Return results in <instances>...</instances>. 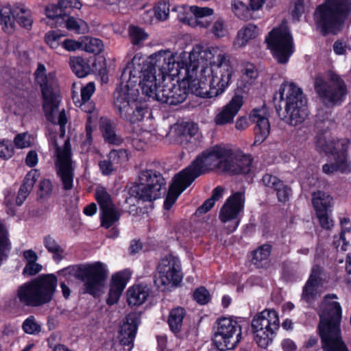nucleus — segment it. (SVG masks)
<instances>
[{"mask_svg":"<svg viewBox=\"0 0 351 351\" xmlns=\"http://www.w3.org/2000/svg\"><path fill=\"white\" fill-rule=\"evenodd\" d=\"M184 62L188 89L201 97H215L229 86L233 69L226 53L217 46L198 44L190 52L180 53Z\"/></svg>","mask_w":351,"mask_h":351,"instance_id":"f257e3e1","label":"nucleus"},{"mask_svg":"<svg viewBox=\"0 0 351 351\" xmlns=\"http://www.w3.org/2000/svg\"><path fill=\"white\" fill-rule=\"evenodd\" d=\"M36 81L39 84L43 96V108L47 119L60 125L61 134L57 136L51 134L50 145L55 149L53 161L58 176L63 188L70 190L73 185L72 152L69 138L64 139L66 117L64 110L58 108L60 97L56 90L57 83L53 73H47L43 64H39L34 73Z\"/></svg>","mask_w":351,"mask_h":351,"instance_id":"f03ea898","label":"nucleus"},{"mask_svg":"<svg viewBox=\"0 0 351 351\" xmlns=\"http://www.w3.org/2000/svg\"><path fill=\"white\" fill-rule=\"evenodd\" d=\"M139 71L136 73V80L142 93L149 98L154 99L157 96L158 89L162 82H165L169 76L181 75L184 77V62L180 60V53H173L169 49L160 50L151 54L145 60L141 53Z\"/></svg>","mask_w":351,"mask_h":351,"instance_id":"7ed1b4c3","label":"nucleus"},{"mask_svg":"<svg viewBox=\"0 0 351 351\" xmlns=\"http://www.w3.org/2000/svg\"><path fill=\"white\" fill-rule=\"evenodd\" d=\"M228 153V148L226 146L215 145L205 150L191 165L177 173L165 200V208L169 210L180 195L201 174L215 168L222 171Z\"/></svg>","mask_w":351,"mask_h":351,"instance_id":"20e7f679","label":"nucleus"},{"mask_svg":"<svg viewBox=\"0 0 351 351\" xmlns=\"http://www.w3.org/2000/svg\"><path fill=\"white\" fill-rule=\"evenodd\" d=\"M141 56L132 58L121 75L120 86L114 93L115 110L123 119L132 123L141 121L147 111L144 104L138 101L136 73L139 71Z\"/></svg>","mask_w":351,"mask_h":351,"instance_id":"39448f33","label":"nucleus"},{"mask_svg":"<svg viewBox=\"0 0 351 351\" xmlns=\"http://www.w3.org/2000/svg\"><path fill=\"white\" fill-rule=\"evenodd\" d=\"M337 295L326 294L319 306L318 330L323 351H349L341 332L342 308L339 302L334 301Z\"/></svg>","mask_w":351,"mask_h":351,"instance_id":"423d86ee","label":"nucleus"},{"mask_svg":"<svg viewBox=\"0 0 351 351\" xmlns=\"http://www.w3.org/2000/svg\"><path fill=\"white\" fill-rule=\"evenodd\" d=\"M278 114L284 122L298 126L307 116V98L295 83L285 81L274 95Z\"/></svg>","mask_w":351,"mask_h":351,"instance_id":"0eeeda50","label":"nucleus"},{"mask_svg":"<svg viewBox=\"0 0 351 351\" xmlns=\"http://www.w3.org/2000/svg\"><path fill=\"white\" fill-rule=\"evenodd\" d=\"M351 12V0H326L315 11L314 20L324 36L337 34L343 27L346 15Z\"/></svg>","mask_w":351,"mask_h":351,"instance_id":"6e6552de","label":"nucleus"},{"mask_svg":"<svg viewBox=\"0 0 351 351\" xmlns=\"http://www.w3.org/2000/svg\"><path fill=\"white\" fill-rule=\"evenodd\" d=\"M56 286L57 278L54 275L40 276L19 286L16 291V297L25 306H40L52 300Z\"/></svg>","mask_w":351,"mask_h":351,"instance_id":"1a4fd4ad","label":"nucleus"},{"mask_svg":"<svg viewBox=\"0 0 351 351\" xmlns=\"http://www.w3.org/2000/svg\"><path fill=\"white\" fill-rule=\"evenodd\" d=\"M317 143L321 150L332 155L331 161L322 166V170L326 174H332L336 171L348 173L351 171L350 163L346 154L349 144L347 139H328L326 134L319 136Z\"/></svg>","mask_w":351,"mask_h":351,"instance_id":"9d476101","label":"nucleus"},{"mask_svg":"<svg viewBox=\"0 0 351 351\" xmlns=\"http://www.w3.org/2000/svg\"><path fill=\"white\" fill-rule=\"evenodd\" d=\"M279 326L278 314L275 310L266 308L256 313L251 321L254 341L261 348H267L272 343Z\"/></svg>","mask_w":351,"mask_h":351,"instance_id":"9b49d317","label":"nucleus"},{"mask_svg":"<svg viewBox=\"0 0 351 351\" xmlns=\"http://www.w3.org/2000/svg\"><path fill=\"white\" fill-rule=\"evenodd\" d=\"M63 275H71L84 280L86 291L96 295L104 287L108 276L106 265L100 262L84 266H73L62 271Z\"/></svg>","mask_w":351,"mask_h":351,"instance_id":"f8f14e48","label":"nucleus"},{"mask_svg":"<svg viewBox=\"0 0 351 351\" xmlns=\"http://www.w3.org/2000/svg\"><path fill=\"white\" fill-rule=\"evenodd\" d=\"M269 49L274 58L280 64L288 62L294 51L293 38L286 22L274 28L266 38Z\"/></svg>","mask_w":351,"mask_h":351,"instance_id":"ddd939ff","label":"nucleus"},{"mask_svg":"<svg viewBox=\"0 0 351 351\" xmlns=\"http://www.w3.org/2000/svg\"><path fill=\"white\" fill-rule=\"evenodd\" d=\"M241 339V327L230 317L217 319L215 326L214 342L219 350L225 351L236 347Z\"/></svg>","mask_w":351,"mask_h":351,"instance_id":"4468645a","label":"nucleus"},{"mask_svg":"<svg viewBox=\"0 0 351 351\" xmlns=\"http://www.w3.org/2000/svg\"><path fill=\"white\" fill-rule=\"evenodd\" d=\"M328 78L330 84L325 82L320 75H317L314 82L315 90L326 104H337L343 99L347 93L346 86L335 73H329Z\"/></svg>","mask_w":351,"mask_h":351,"instance_id":"2eb2a0df","label":"nucleus"},{"mask_svg":"<svg viewBox=\"0 0 351 351\" xmlns=\"http://www.w3.org/2000/svg\"><path fill=\"white\" fill-rule=\"evenodd\" d=\"M182 278L181 262L173 255L161 258L158 264L154 277L156 285L162 290L178 285Z\"/></svg>","mask_w":351,"mask_h":351,"instance_id":"dca6fc26","label":"nucleus"},{"mask_svg":"<svg viewBox=\"0 0 351 351\" xmlns=\"http://www.w3.org/2000/svg\"><path fill=\"white\" fill-rule=\"evenodd\" d=\"M178 12V19L190 27L208 28L210 26V17L214 10L209 7L182 5L173 8Z\"/></svg>","mask_w":351,"mask_h":351,"instance_id":"f3484780","label":"nucleus"},{"mask_svg":"<svg viewBox=\"0 0 351 351\" xmlns=\"http://www.w3.org/2000/svg\"><path fill=\"white\" fill-rule=\"evenodd\" d=\"M165 185L162 175L153 170L142 171L138 176L136 193L143 201H152L160 197V191Z\"/></svg>","mask_w":351,"mask_h":351,"instance_id":"a211bd4d","label":"nucleus"},{"mask_svg":"<svg viewBox=\"0 0 351 351\" xmlns=\"http://www.w3.org/2000/svg\"><path fill=\"white\" fill-rule=\"evenodd\" d=\"M0 20L4 32L11 33L16 21L21 26L29 28L33 23L31 12L23 5H5L0 9Z\"/></svg>","mask_w":351,"mask_h":351,"instance_id":"6ab92c4d","label":"nucleus"},{"mask_svg":"<svg viewBox=\"0 0 351 351\" xmlns=\"http://www.w3.org/2000/svg\"><path fill=\"white\" fill-rule=\"evenodd\" d=\"M245 198L242 191L233 193L225 202L221 208L219 218L223 223H230L228 231H234L239 226V217L243 212Z\"/></svg>","mask_w":351,"mask_h":351,"instance_id":"aec40b11","label":"nucleus"},{"mask_svg":"<svg viewBox=\"0 0 351 351\" xmlns=\"http://www.w3.org/2000/svg\"><path fill=\"white\" fill-rule=\"evenodd\" d=\"M325 282V280L322 277V268L318 265H314L303 287L302 300L308 304L313 303L326 291Z\"/></svg>","mask_w":351,"mask_h":351,"instance_id":"412c9836","label":"nucleus"},{"mask_svg":"<svg viewBox=\"0 0 351 351\" xmlns=\"http://www.w3.org/2000/svg\"><path fill=\"white\" fill-rule=\"evenodd\" d=\"M228 155L223 164V171L232 174L247 173L250 171L252 158L239 149L228 148Z\"/></svg>","mask_w":351,"mask_h":351,"instance_id":"4be33fe9","label":"nucleus"},{"mask_svg":"<svg viewBox=\"0 0 351 351\" xmlns=\"http://www.w3.org/2000/svg\"><path fill=\"white\" fill-rule=\"evenodd\" d=\"M139 322V315L132 313L123 319L119 326L118 339L123 346L127 347L126 351H131L134 347Z\"/></svg>","mask_w":351,"mask_h":351,"instance_id":"5701e85b","label":"nucleus"},{"mask_svg":"<svg viewBox=\"0 0 351 351\" xmlns=\"http://www.w3.org/2000/svg\"><path fill=\"white\" fill-rule=\"evenodd\" d=\"M243 104V96L236 93L226 105L217 110L214 117L215 124L223 126L232 123Z\"/></svg>","mask_w":351,"mask_h":351,"instance_id":"b1692460","label":"nucleus"},{"mask_svg":"<svg viewBox=\"0 0 351 351\" xmlns=\"http://www.w3.org/2000/svg\"><path fill=\"white\" fill-rule=\"evenodd\" d=\"M197 132V127L193 123H177L170 128L165 140L169 144L182 145L189 142Z\"/></svg>","mask_w":351,"mask_h":351,"instance_id":"393cba45","label":"nucleus"},{"mask_svg":"<svg viewBox=\"0 0 351 351\" xmlns=\"http://www.w3.org/2000/svg\"><path fill=\"white\" fill-rule=\"evenodd\" d=\"M268 116L267 110L264 107L252 110L250 114L251 121L255 124L256 142H263L270 133Z\"/></svg>","mask_w":351,"mask_h":351,"instance_id":"a878e982","label":"nucleus"},{"mask_svg":"<svg viewBox=\"0 0 351 351\" xmlns=\"http://www.w3.org/2000/svg\"><path fill=\"white\" fill-rule=\"evenodd\" d=\"M130 276L131 272L128 269L121 271L112 276L107 299L108 304L112 305L119 301Z\"/></svg>","mask_w":351,"mask_h":351,"instance_id":"bb28decb","label":"nucleus"},{"mask_svg":"<svg viewBox=\"0 0 351 351\" xmlns=\"http://www.w3.org/2000/svg\"><path fill=\"white\" fill-rule=\"evenodd\" d=\"M264 185L276 192L277 197L280 202H285L291 195V189L277 177L265 174L262 178Z\"/></svg>","mask_w":351,"mask_h":351,"instance_id":"cd10ccee","label":"nucleus"},{"mask_svg":"<svg viewBox=\"0 0 351 351\" xmlns=\"http://www.w3.org/2000/svg\"><path fill=\"white\" fill-rule=\"evenodd\" d=\"M258 34L259 29L258 27L254 24L248 23L238 31L234 41V46L237 48H243L252 40L255 39Z\"/></svg>","mask_w":351,"mask_h":351,"instance_id":"c85d7f7f","label":"nucleus"},{"mask_svg":"<svg viewBox=\"0 0 351 351\" xmlns=\"http://www.w3.org/2000/svg\"><path fill=\"white\" fill-rule=\"evenodd\" d=\"M149 295L147 286L134 285L127 291L128 303L130 306H139L144 303Z\"/></svg>","mask_w":351,"mask_h":351,"instance_id":"c756f323","label":"nucleus"},{"mask_svg":"<svg viewBox=\"0 0 351 351\" xmlns=\"http://www.w3.org/2000/svg\"><path fill=\"white\" fill-rule=\"evenodd\" d=\"M124 155L122 151L112 150L108 159L101 160L99 163V169L104 175H109L115 170V165L120 162V158Z\"/></svg>","mask_w":351,"mask_h":351,"instance_id":"7c9ffc66","label":"nucleus"},{"mask_svg":"<svg viewBox=\"0 0 351 351\" xmlns=\"http://www.w3.org/2000/svg\"><path fill=\"white\" fill-rule=\"evenodd\" d=\"M101 225L105 228H109L117 223L120 219L119 210L112 206L101 209Z\"/></svg>","mask_w":351,"mask_h":351,"instance_id":"2f4dec72","label":"nucleus"},{"mask_svg":"<svg viewBox=\"0 0 351 351\" xmlns=\"http://www.w3.org/2000/svg\"><path fill=\"white\" fill-rule=\"evenodd\" d=\"M312 204L316 213L328 211L332 204V197L326 193L318 191L313 193Z\"/></svg>","mask_w":351,"mask_h":351,"instance_id":"473e14b6","label":"nucleus"},{"mask_svg":"<svg viewBox=\"0 0 351 351\" xmlns=\"http://www.w3.org/2000/svg\"><path fill=\"white\" fill-rule=\"evenodd\" d=\"M174 77H178V80H176L177 82H178L180 80H182L183 86H185L186 84L188 85V81L186 78L182 79L183 76L181 75L178 76H169V78L167 77L165 82H162L163 85H160V87L158 89V92L156 93L157 96L154 97V100H157L161 102L162 96L171 97L173 90V88L171 87V86L174 85V83L172 82L174 80Z\"/></svg>","mask_w":351,"mask_h":351,"instance_id":"72a5a7b5","label":"nucleus"},{"mask_svg":"<svg viewBox=\"0 0 351 351\" xmlns=\"http://www.w3.org/2000/svg\"><path fill=\"white\" fill-rule=\"evenodd\" d=\"M171 97L162 96L161 102L169 105H177L184 101L186 98V89L180 84H174Z\"/></svg>","mask_w":351,"mask_h":351,"instance_id":"f704fd0d","label":"nucleus"},{"mask_svg":"<svg viewBox=\"0 0 351 351\" xmlns=\"http://www.w3.org/2000/svg\"><path fill=\"white\" fill-rule=\"evenodd\" d=\"M95 86L93 82H89L81 88L82 102L80 104V107L82 110L88 113H91L94 108L93 105L88 102L95 93Z\"/></svg>","mask_w":351,"mask_h":351,"instance_id":"c9c22d12","label":"nucleus"},{"mask_svg":"<svg viewBox=\"0 0 351 351\" xmlns=\"http://www.w3.org/2000/svg\"><path fill=\"white\" fill-rule=\"evenodd\" d=\"M185 313V310L181 307L175 308L170 312L168 324L173 332H178L181 330Z\"/></svg>","mask_w":351,"mask_h":351,"instance_id":"e433bc0d","label":"nucleus"},{"mask_svg":"<svg viewBox=\"0 0 351 351\" xmlns=\"http://www.w3.org/2000/svg\"><path fill=\"white\" fill-rule=\"evenodd\" d=\"M43 244L47 251L53 254V259L58 262L64 256V250L51 235H47L43 238Z\"/></svg>","mask_w":351,"mask_h":351,"instance_id":"4c0bfd02","label":"nucleus"},{"mask_svg":"<svg viewBox=\"0 0 351 351\" xmlns=\"http://www.w3.org/2000/svg\"><path fill=\"white\" fill-rule=\"evenodd\" d=\"M69 64L73 73L79 77H84L90 72L89 64L81 57H71Z\"/></svg>","mask_w":351,"mask_h":351,"instance_id":"58836bf2","label":"nucleus"},{"mask_svg":"<svg viewBox=\"0 0 351 351\" xmlns=\"http://www.w3.org/2000/svg\"><path fill=\"white\" fill-rule=\"evenodd\" d=\"M82 50L89 53H99L103 50V43L95 38L84 36L81 38Z\"/></svg>","mask_w":351,"mask_h":351,"instance_id":"ea45409f","label":"nucleus"},{"mask_svg":"<svg viewBox=\"0 0 351 351\" xmlns=\"http://www.w3.org/2000/svg\"><path fill=\"white\" fill-rule=\"evenodd\" d=\"M101 131L106 141L110 144L119 145L122 143V138L118 136L114 128L108 121H104L101 125Z\"/></svg>","mask_w":351,"mask_h":351,"instance_id":"a19ab883","label":"nucleus"},{"mask_svg":"<svg viewBox=\"0 0 351 351\" xmlns=\"http://www.w3.org/2000/svg\"><path fill=\"white\" fill-rule=\"evenodd\" d=\"M271 245H263L259 247L253 252L252 262L257 267H263L267 261L271 253Z\"/></svg>","mask_w":351,"mask_h":351,"instance_id":"79ce46f5","label":"nucleus"},{"mask_svg":"<svg viewBox=\"0 0 351 351\" xmlns=\"http://www.w3.org/2000/svg\"><path fill=\"white\" fill-rule=\"evenodd\" d=\"M232 8L234 14L241 20L247 21L252 18L251 10L243 2L234 0Z\"/></svg>","mask_w":351,"mask_h":351,"instance_id":"37998d69","label":"nucleus"},{"mask_svg":"<svg viewBox=\"0 0 351 351\" xmlns=\"http://www.w3.org/2000/svg\"><path fill=\"white\" fill-rule=\"evenodd\" d=\"M95 198L99 205L100 210L114 206L110 195L105 188L97 186L95 189Z\"/></svg>","mask_w":351,"mask_h":351,"instance_id":"c03bdc74","label":"nucleus"},{"mask_svg":"<svg viewBox=\"0 0 351 351\" xmlns=\"http://www.w3.org/2000/svg\"><path fill=\"white\" fill-rule=\"evenodd\" d=\"M11 248L6 227L0 221V261Z\"/></svg>","mask_w":351,"mask_h":351,"instance_id":"a18cd8bd","label":"nucleus"},{"mask_svg":"<svg viewBox=\"0 0 351 351\" xmlns=\"http://www.w3.org/2000/svg\"><path fill=\"white\" fill-rule=\"evenodd\" d=\"M209 32L217 38L226 36L228 34V27L225 20L221 17L217 19L210 28Z\"/></svg>","mask_w":351,"mask_h":351,"instance_id":"49530a36","label":"nucleus"},{"mask_svg":"<svg viewBox=\"0 0 351 351\" xmlns=\"http://www.w3.org/2000/svg\"><path fill=\"white\" fill-rule=\"evenodd\" d=\"M24 332L29 335H37L41 330V325L36 320L32 315L25 319L22 324Z\"/></svg>","mask_w":351,"mask_h":351,"instance_id":"de8ad7c7","label":"nucleus"},{"mask_svg":"<svg viewBox=\"0 0 351 351\" xmlns=\"http://www.w3.org/2000/svg\"><path fill=\"white\" fill-rule=\"evenodd\" d=\"M38 178V173L36 170L30 171L25 176L20 189H23V193L28 196L35 182Z\"/></svg>","mask_w":351,"mask_h":351,"instance_id":"09e8293b","label":"nucleus"},{"mask_svg":"<svg viewBox=\"0 0 351 351\" xmlns=\"http://www.w3.org/2000/svg\"><path fill=\"white\" fill-rule=\"evenodd\" d=\"M129 35L132 43L134 45H138L141 42L145 40L148 34L144 31L143 29L137 26H130L129 27Z\"/></svg>","mask_w":351,"mask_h":351,"instance_id":"8fccbe9b","label":"nucleus"},{"mask_svg":"<svg viewBox=\"0 0 351 351\" xmlns=\"http://www.w3.org/2000/svg\"><path fill=\"white\" fill-rule=\"evenodd\" d=\"M68 15L69 14H66L62 18V20L66 23V27L68 29L80 32L86 27V24L84 21Z\"/></svg>","mask_w":351,"mask_h":351,"instance_id":"3c124183","label":"nucleus"},{"mask_svg":"<svg viewBox=\"0 0 351 351\" xmlns=\"http://www.w3.org/2000/svg\"><path fill=\"white\" fill-rule=\"evenodd\" d=\"M156 17L160 21H165L169 14V3L167 0L159 1L154 7Z\"/></svg>","mask_w":351,"mask_h":351,"instance_id":"603ef678","label":"nucleus"},{"mask_svg":"<svg viewBox=\"0 0 351 351\" xmlns=\"http://www.w3.org/2000/svg\"><path fill=\"white\" fill-rule=\"evenodd\" d=\"M14 143L19 149L29 147L32 145V138L27 132L21 133L15 136Z\"/></svg>","mask_w":351,"mask_h":351,"instance_id":"864d4df0","label":"nucleus"},{"mask_svg":"<svg viewBox=\"0 0 351 351\" xmlns=\"http://www.w3.org/2000/svg\"><path fill=\"white\" fill-rule=\"evenodd\" d=\"M14 152V147L11 141L3 140L0 142V157L1 158H10L13 156Z\"/></svg>","mask_w":351,"mask_h":351,"instance_id":"5fc2aeb1","label":"nucleus"},{"mask_svg":"<svg viewBox=\"0 0 351 351\" xmlns=\"http://www.w3.org/2000/svg\"><path fill=\"white\" fill-rule=\"evenodd\" d=\"M46 15L49 19H62L65 16L67 13L64 12L63 10L60 8V6L56 5H49L46 8Z\"/></svg>","mask_w":351,"mask_h":351,"instance_id":"6e6d98bb","label":"nucleus"},{"mask_svg":"<svg viewBox=\"0 0 351 351\" xmlns=\"http://www.w3.org/2000/svg\"><path fill=\"white\" fill-rule=\"evenodd\" d=\"M193 298L197 303L205 304L209 302L210 295L208 290L204 287H199L194 292Z\"/></svg>","mask_w":351,"mask_h":351,"instance_id":"4d7b16f0","label":"nucleus"},{"mask_svg":"<svg viewBox=\"0 0 351 351\" xmlns=\"http://www.w3.org/2000/svg\"><path fill=\"white\" fill-rule=\"evenodd\" d=\"M291 9L293 19L298 20L304 11V0H292Z\"/></svg>","mask_w":351,"mask_h":351,"instance_id":"13d9d810","label":"nucleus"},{"mask_svg":"<svg viewBox=\"0 0 351 351\" xmlns=\"http://www.w3.org/2000/svg\"><path fill=\"white\" fill-rule=\"evenodd\" d=\"M61 35L56 32H49L45 35V41L50 47L56 49L60 45Z\"/></svg>","mask_w":351,"mask_h":351,"instance_id":"bf43d9fd","label":"nucleus"},{"mask_svg":"<svg viewBox=\"0 0 351 351\" xmlns=\"http://www.w3.org/2000/svg\"><path fill=\"white\" fill-rule=\"evenodd\" d=\"M58 5L67 14H70V12L67 11V9H80L81 8V3L78 0H59Z\"/></svg>","mask_w":351,"mask_h":351,"instance_id":"052dcab7","label":"nucleus"},{"mask_svg":"<svg viewBox=\"0 0 351 351\" xmlns=\"http://www.w3.org/2000/svg\"><path fill=\"white\" fill-rule=\"evenodd\" d=\"M348 243L346 241L345 238V231L343 230L339 236L334 237L333 245L339 250L340 247L341 250L344 252L347 250Z\"/></svg>","mask_w":351,"mask_h":351,"instance_id":"680f3d73","label":"nucleus"},{"mask_svg":"<svg viewBox=\"0 0 351 351\" xmlns=\"http://www.w3.org/2000/svg\"><path fill=\"white\" fill-rule=\"evenodd\" d=\"M42 266L37 263L36 261L32 263H27L23 269V274L27 276H34L40 271Z\"/></svg>","mask_w":351,"mask_h":351,"instance_id":"e2e57ef3","label":"nucleus"},{"mask_svg":"<svg viewBox=\"0 0 351 351\" xmlns=\"http://www.w3.org/2000/svg\"><path fill=\"white\" fill-rule=\"evenodd\" d=\"M321 226L324 229H329L333 226L332 220L330 219L327 211L317 213Z\"/></svg>","mask_w":351,"mask_h":351,"instance_id":"0e129e2a","label":"nucleus"},{"mask_svg":"<svg viewBox=\"0 0 351 351\" xmlns=\"http://www.w3.org/2000/svg\"><path fill=\"white\" fill-rule=\"evenodd\" d=\"M63 47L66 50L69 51H73L77 49H82L81 38L77 41L71 39L65 40L63 43Z\"/></svg>","mask_w":351,"mask_h":351,"instance_id":"69168bd1","label":"nucleus"},{"mask_svg":"<svg viewBox=\"0 0 351 351\" xmlns=\"http://www.w3.org/2000/svg\"><path fill=\"white\" fill-rule=\"evenodd\" d=\"M39 187L41 192V197H47L51 195L53 186L49 180H43L41 181Z\"/></svg>","mask_w":351,"mask_h":351,"instance_id":"338daca9","label":"nucleus"},{"mask_svg":"<svg viewBox=\"0 0 351 351\" xmlns=\"http://www.w3.org/2000/svg\"><path fill=\"white\" fill-rule=\"evenodd\" d=\"M92 132L93 128L89 124L86 126V139L83 141L82 147L83 150L88 151L92 143Z\"/></svg>","mask_w":351,"mask_h":351,"instance_id":"774afa93","label":"nucleus"}]
</instances>
